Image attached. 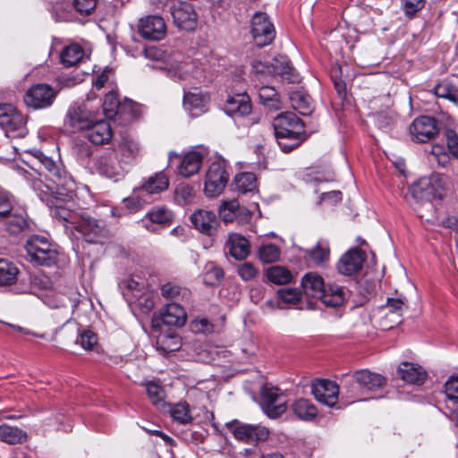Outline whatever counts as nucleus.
<instances>
[{"label": "nucleus", "instance_id": "58836bf2", "mask_svg": "<svg viewBox=\"0 0 458 458\" xmlns=\"http://www.w3.org/2000/svg\"><path fill=\"white\" fill-rule=\"evenodd\" d=\"M83 55L84 51L80 45L71 44L62 50L60 61L64 67H72L80 63Z\"/></svg>", "mask_w": 458, "mask_h": 458}, {"label": "nucleus", "instance_id": "20e7f679", "mask_svg": "<svg viewBox=\"0 0 458 458\" xmlns=\"http://www.w3.org/2000/svg\"><path fill=\"white\" fill-rule=\"evenodd\" d=\"M24 116L11 105L0 106V126L9 138H23L27 134Z\"/></svg>", "mask_w": 458, "mask_h": 458}, {"label": "nucleus", "instance_id": "69168bd1", "mask_svg": "<svg viewBox=\"0 0 458 458\" xmlns=\"http://www.w3.org/2000/svg\"><path fill=\"white\" fill-rule=\"evenodd\" d=\"M237 272L242 280L249 281L256 277L258 275V268L251 263L245 262L238 267Z\"/></svg>", "mask_w": 458, "mask_h": 458}, {"label": "nucleus", "instance_id": "cd10ccee", "mask_svg": "<svg viewBox=\"0 0 458 458\" xmlns=\"http://www.w3.org/2000/svg\"><path fill=\"white\" fill-rule=\"evenodd\" d=\"M51 216L62 222L65 227L76 229L81 219L83 216H80L76 212L72 211L70 208L56 201L55 204L50 207Z\"/></svg>", "mask_w": 458, "mask_h": 458}, {"label": "nucleus", "instance_id": "6ab92c4d", "mask_svg": "<svg viewBox=\"0 0 458 458\" xmlns=\"http://www.w3.org/2000/svg\"><path fill=\"white\" fill-rule=\"evenodd\" d=\"M93 121L85 106L73 104L65 115L64 123L75 131H86Z\"/></svg>", "mask_w": 458, "mask_h": 458}, {"label": "nucleus", "instance_id": "423d86ee", "mask_svg": "<svg viewBox=\"0 0 458 458\" xmlns=\"http://www.w3.org/2000/svg\"><path fill=\"white\" fill-rule=\"evenodd\" d=\"M437 120L432 116L421 115L415 118L409 126L411 139L416 143L433 140L439 133Z\"/></svg>", "mask_w": 458, "mask_h": 458}, {"label": "nucleus", "instance_id": "bf43d9fd", "mask_svg": "<svg viewBox=\"0 0 458 458\" xmlns=\"http://www.w3.org/2000/svg\"><path fill=\"white\" fill-rule=\"evenodd\" d=\"M139 146L134 140H126L120 145V151L125 158L124 163L132 161L139 154Z\"/></svg>", "mask_w": 458, "mask_h": 458}, {"label": "nucleus", "instance_id": "2f4dec72", "mask_svg": "<svg viewBox=\"0 0 458 458\" xmlns=\"http://www.w3.org/2000/svg\"><path fill=\"white\" fill-rule=\"evenodd\" d=\"M226 244L229 253L237 260L245 259L250 254L249 242L241 234L231 233Z\"/></svg>", "mask_w": 458, "mask_h": 458}, {"label": "nucleus", "instance_id": "7ed1b4c3", "mask_svg": "<svg viewBox=\"0 0 458 458\" xmlns=\"http://www.w3.org/2000/svg\"><path fill=\"white\" fill-rule=\"evenodd\" d=\"M25 250L30 260L39 266L51 267L57 261V251L43 236H31L26 242Z\"/></svg>", "mask_w": 458, "mask_h": 458}, {"label": "nucleus", "instance_id": "13d9d810", "mask_svg": "<svg viewBox=\"0 0 458 458\" xmlns=\"http://www.w3.org/2000/svg\"><path fill=\"white\" fill-rule=\"evenodd\" d=\"M402 9L408 18H413L415 14L425 6L426 0H401Z\"/></svg>", "mask_w": 458, "mask_h": 458}, {"label": "nucleus", "instance_id": "338daca9", "mask_svg": "<svg viewBox=\"0 0 458 458\" xmlns=\"http://www.w3.org/2000/svg\"><path fill=\"white\" fill-rule=\"evenodd\" d=\"M446 145L452 156L458 159V135L453 130L445 131Z\"/></svg>", "mask_w": 458, "mask_h": 458}, {"label": "nucleus", "instance_id": "393cba45", "mask_svg": "<svg viewBox=\"0 0 458 458\" xmlns=\"http://www.w3.org/2000/svg\"><path fill=\"white\" fill-rule=\"evenodd\" d=\"M86 131V137L95 145L107 144L113 137L110 123L104 120L92 122Z\"/></svg>", "mask_w": 458, "mask_h": 458}, {"label": "nucleus", "instance_id": "09e8293b", "mask_svg": "<svg viewBox=\"0 0 458 458\" xmlns=\"http://www.w3.org/2000/svg\"><path fill=\"white\" fill-rule=\"evenodd\" d=\"M434 93L437 97L448 99L452 102L457 101L456 88L448 81H443L434 88Z\"/></svg>", "mask_w": 458, "mask_h": 458}, {"label": "nucleus", "instance_id": "774afa93", "mask_svg": "<svg viewBox=\"0 0 458 458\" xmlns=\"http://www.w3.org/2000/svg\"><path fill=\"white\" fill-rule=\"evenodd\" d=\"M430 154L435 157L439 165L445 166L449 162V157L445 153V148L442 145H433Z\"/></svg>", "mask_w": 458, "mask_h": 458}, {"label": "nucleus", "instance_id": "a211bd4d", "mask_svg": "<svg viewBox=\"0 0 458 458\" xmlns=\"http://www.w3.org/2000/svg\"><path fill=\"white\" fill-rule=\"evenodd\" d=\"M311 392L318 402L332 407L337 403L339 386L334 381L319 379L312 384Z\"/></svg>", "mask_w": 458, "mask_h": 458}, {"label": "nucleus", "instance_id": "c85d7f7f", "mask_svg": "<svg viewBox=\"0 0 458 458\" xmlns=\"http://www.w3.org/2000/svg\"><path fill=\"white\" fill-rule=\"evenodd\" d=\"M161 320L167 326L182 327L186 322V312L181 305L172 302L161 311Z\"/></svg>", "mask_w": 458, "mask_h": 458}, {"label": "nucleus", "instance_id": "ea45409f", "mask_svg": "<svg viewBox=\"0 0 458 458\" xmlns=\"http://www.w3.org/2000/svg\"><path fill=\"white\" fill-rule=\"evenodd\" d=\"M290 101L293 109L302 115H309L312 112L310 97L303 91L295 90L290 95Z\"/></svg>", "mask_w": 458, "mask_h": 458}, {"label": "nucleus", "instance_id": "b1692460", "mask_svg": "<svg viewBox=\"0 0 458 458\" xmlns=\"http://www.w3.org/2000/svg\"><path fill=\"white\" fill-rule=\"evenodd\" d=\"M173 212L165 207L152 208L142 219L143 226L149 232H155L154 224L169 225L173 222Z\"/></svg>", "mask_w": 458, "mask_h": 458}, {"label": "nucleus", "instance_id": "864d4df0", "mask_svg": "<svg viewBox=\"0 0 458 458\" xmlns=\"http://www.w3.org/2000/svg\"><path fill=\"white\" fill-rule=\"evenodd\" d=\"M330 250L327 243L318 242L316 247L309 251L310 259L316 264H322L329 259Z\"/></svg>", "mask_w": 458, "mask_h": 458}, {"label": "nucleus", "instance_id": "c756f323", "mask_svg": "<svg viewBox=\"0 0 458 458\" xmlns=\"http://www.w3.org/2000/svg\"><path fill=\"white\" fill-rule=\"evenodd\" d=\"M204 156L199 151L187 153L179 166V174L183 177H191L197 174L203 163Z\"/></svg>", "mask_w": 458, "mask_h": 458}, {"label": "nucleus", "instance_id": "c9c22d12", "mask_svg": "<svg viewBox=\"0 0 458 458\" xmlns=\"http://www.w3.org/2000/svg\"><path fill=\"white\" fill-rule=\"evenodd\" d=\"M27 439L28 435L22 429L6 424L0 425V441L8 445H18L26 442Z\"/></svg>", "mask_w": 458, "mask_h": 458}, {"label": "nucleus", "instance_id": "de8ad7c7", "mask_svg": "<svg viewBox=\"0 0 458 458\" xmlns=\"http://www.w3.org/2000/svg\"><path fill=\"white\" fill-rule=\"evenodd\" d=\"M171 416L181 424H188L192 421L190 406L187 403H178L171 410Z\"/></svg>", "mask_w": 458, "mask_h": 458}, {"label": "nucleus", "instance_id": "f03ea898", "mask_svg": "<svg viewBox=\"0 0 458 458\" xmlns=\"http://www.w3.org/2000/svg\"><path fill=\"white\" fill-rule=\"evenodd\" d=\"M225 427L237 441L252 445L267 441L270 435L269 429L265 426L243 423L237 420L227 422Z\"/></svg>", "mask_w": 458, "mask_h": 458}, {"label": "nucleus", "instance_id": "f257e3e1", "mask_svg": "<svg viewBox=\"0 0 458 458\" xmlns=\"http://www.w3.org/2000/svg\"><path fill=\"white\" fill-rule=\"evenodd\" d=\"M447 178L440 174L422 177L411 186L412 196L419 200H442L446 195Z\"/></svg>", "mask_w": 458, "mask_h": 458}, {"label": "nucleus", "instance_id": "72a5a7b5", "mask_svg": "<svg viewBox=\"0 0 458 458\" xmlns=\"http://www.w3.org/2000/svg\"><path fill=\"white\" fill-rule=\"evenodd\" d=\"M319 299L328 307H339L343 305L345 301L344 288L336 284H327L322 292Z\"/></svg>", "mask_w": 458, "mask_h": 458}, {"label": "nucleus", "instance_id": "5fc2aeb1", "mask_svg": "<svg viewBox=\"0 0 458 458\" xmlns=\"http://www.w3.org/2000/svg\"><path fill=\"white\" fill-rule=\"evenodd\" d=\"M76 343L80 344L84 350L91 351L98 344V335L89 329H83L79 334Z\"/></svg>", "mask_w": 458, "mask_h": 458}, {"label": "nucleus", "instance_id": "6e6552de", "mask_svg": "<svg viewBox=\"0 0 458 458\" xmlns=\"http://www.w3.org/2000/svg\"><path fill=\"white\" fill-rule=\"evenodd\" d=\"M262 409L271 419H276L285 412L286 403L282 400L280 390L270 384H265L260 389Z\"/></svg>", "mask_w": 458, "mask_h": 458}, {"label": "nucleus", "instance_id": "a878e982", "mask_svg": "<svg viewBox=\"0 0 458 458\" xmlns=\"http://www.w3.org/2000/svg\"><path fill=\"white\" fill-rule=\"evenodd\" d=\"M219 216L225 222L243 220L250 217V212L244 207L240 206L238 200L232 199L224 201L219 207Z\"/></svg>", "mask_w": 458, "mask_h": 458}, {"label": "nucleus", "instance_id": "4468645a", "mask_svg": "<svg viewBox=\"0 0 458 458\" xmlns=\"http://www.w3.org/2000/svg\"><path fill=\"white\" fill-rule=\"evenodd\" d=\"M174 24L182 30H192L197 23V14L193 6L187 2H178L170 7Z\"/></svg>", "mask_w": 458, "mask_h": 458}, {"label": "nucleus", "instance_id": "39448f33", "mask_svg": "<svg viewBox=\"0 0 458 458\" xmlns=\"http://www.w3.org/2000/svg\"><path fill=\"white\" fill-rule=\"evenodd\" d=\"M229 180L225 160L214 161L206 174L204 191L208 197L218 196L225 189Z\"/></svg>", "mask_w": 458, "mask_h": 458}, {"label": "nucleus", "instance_id": "e2e57ef3", "mask_svg": "<svg viewBox=\"0 0 458 458\" xmlns=\"http://www.w3.org/2000/svg\"><path fill=\"white\" fill-rule=\"evenodd\" d=\"M146 390L149 399L154 404L157 405L163 401L164 391L158 384L152 381L148 382L146 385Z\"/></svg>", "mask_w": 458, "mask_h": 458}, {"label": "nucleus", "instance_id": "9b49d317", "mask_svg": "<svg viewBox=\"0 0 458 458\" xmlns=\"http://www.w3.org/2000/svg\"><path fill=\"white\" fill-rule=\"evenodd\" d=\"M138 32L144 39L159 41L166 35V25L162 17L148 15L140 19Z\"/></svg>", "mask_w": 458, "mask_h": 458}, {"label": "nucleus", "instance_id": "ddd939ff", "mask_svg": "<svg viewBox=\"0 0 458 458\" xmlns=\"http://www.w3.org/2000/svg\"><path fill=\"white\" fill-rule=\"evenodd\" d=\"M2 224L9 233L19 234L30 228L31 220L24 208L15 207L12 204L11 210Z\"/></svg>", "mask_w": 458, "mask_h": 458}, {"label": "nucleus", "instance_id": "49530a36", "mask_svg": "<svg viewBox=\"0 0 458 458\" xmlns=\"http://www.w3.org/2000/svg\"><path fill=\"white\" fill-rule=\"evenodd\" d=\"M181 347V339L175 335H163L157 340V349L164 353L176 352Z\"/></svg>", "mask_w": 458, "mask_h": 458}, {"label": "nucleus", "instance_id": "052dcab7", "mask_svg": "<svg viewBox=\"0 0 458 458\" xmlns=\"http://www.w3.org/2000/svg\"><path fill=\"white\" fill-rule=\"evenodd\" d=\"M98 3V0H73L72 5L77 13L81 15L91 14Z\"/></svg>", "mask_w": 458, "mask_h": 458}, {"label": "nucleus", "instance_id": "a18cd8bd", "mask_svg": "<svg viewBox=\"0 0 458 458\" xmlns=\"http://www.w3.org/2000/svg\"><path fill=\"white\" fill-rule=\"evenodd\" d=\"M270 74L289 76L293 69L290 64L288 58L284 55H279L273 58L269 63ZM290 80V77H286Z\"/></svg>", "mask_w": 458, "mask_h": 458}, {"label": "nucleus", "instance_id": "3c124183", "mask_svg": "<svg viewBox=\"0 0 458 458\" xmlns=\"http://www.w3.org/2000/svg\"><path fill=\"white\" fill-rule=\"evenodd\" d=\"M259 259L264 263H273L279 259L280 250L275 244H266L259 248Z\"/></svg>", "mask_w": 458, "mask_h": 458}, {"label": "nucleus", "instance_id": "aec40b11", "mask_svg": "<svg viewBox=\"0 0 458 458\" xmlns=\"http://www.w3.org/2000/svg\"><path fill=\"white\" fill-rule=\"evenodd\" d=\"M191 221L198 231L208 236L214 235L219 225L216 214L207 209H198L193 212Z\"/></svg>", "mask_w": 458, "mask_h": 458}, {"label": "nucleus", "instance_id": "0eeeda50", "mask_svg": "<svg viewBox=\"0 0 458 458\" xmlns=\"http://www.w3.org/2000/svg\"><path fill=\"white\" fill-rule=\"evenodd\" d=\"M58 91L47 83H38L30 87L24 95V103L33 109L50 107Z\"/></svg>", "mask_w": 458, "mask_h": 458}, {"label": "nucleus", "instance_id": "2eb2a0df", "mask_svg": "<svg viewBox=\"0 0 458 458\" xmlns=\"http://www.w3.org/2000/svg\"><path fill=\"white\" fill-rule=\"evenodd\" d=\"M123 294L130 303L135 302L139 306H143L146 311L153 309L154 301L148 293H143V284L129 278L123 282Z\"/></svg>", "mask_w": 458, "mask_h": 458}, {"label": "nucleus", "instance_id": "e433bc0d", "mask_svg": "<svg viewBox=\"0 0 458 458\" xmlns=\"http://www.w3.org/2000/svg\"><path fill=\"white\" fill-rule=\"evenodd\" d=\"M293 413L302 420H311L318 415L316 406L307 399H298L292 404Z\"/></svg>", "mask_w": 458, "mask_h": 458}, {"label": "nucleus", "instance_id": "a19ab883", "mask_svg": "<svg viewBox=\"0 0 458 458\" xmlns=\"http://www.w3.org/2000/svg\"><path fill=\"white\" fill-rule=\"evenodd\" d=\"M406 308L404 301L399 298H388L386 303L382 310L385 311V316L391 317L394 324L400 322L403 310Z\"/></svg>", "mask_w": 458, "mask_h": 458}, {"label": "nucleus", "instance_id": "603ef678", "mask_svg": "<svg viewBox=\"0 0 458 458\" xmlns=\"http://www.w3.org/2000/svg\"><path fill=\"white\" fill-rule=\"evenodd\" d=\"M277 140V144L284 153H289L295 148H297L301 142V135H275Z\"/></svg>", "mask_w": 458, "mask_h": 458}, {"label": "nucleus", "instance_id": "f3484780", "mask_svg": "<svg viewBox=\"0 0 458 458\" xmlns=\"http://www.w3.org/2000/svg\"><path fill=\"white\" fill-rule=\"evenodd\" d=\"M365 259L366 255L363 250L358 248L351 249L338 260L337 271L344 276L355 275L362 268Z\"/></svg>", "mask_w": 458, "mask_h": 458}, {"label": "nucleus", "instance_id": "9d476101", "mask_svg": "<svg viewBox=\"0 0 458 458\" xmlns=\"http://www.w3.org/2000/svg\"><path fill=\"white\" fill-rule=\"evenodd\" d=\"M76 230L81 233L87 242L93 243L103 242L109 236L105 221L89 216H82Z\"/></svg>", "mask_w": 458, "mask_h": 458}, {"label": "nucleus", "instance_id": "1a4fd4ad", "mask_svg": "<svg viewBox=\"0 0 458 458\" xmlns=\"http://www.w3.org/2000/svg\"><path fill=\"white\" fill-rule=\"evenodd\" d=\"M251 34L259 47L269 45L276 37L274 25L265 13H256L251 21Z\"/></svg>", "mask_w": 458, "mask_h": 458}, {"label": "nucleus", "instance_id": "f8f14e48", "mask_svg": "<svg viewBox=\"0 0 458 458\" xmlns=\"http://www.w3.org/2000/svg\"><path fill=\"white\" fill-rule=\"evenodd\" d=\"M275 135H301L304 126L294 113L285 112L278 114L273 123Z\"/></svg>", "mask_w": 458, "mask_h": 458}, {"label": "nucleus", "instance_id": "473e14b6", "mask_svg": "<svg viewBox=\"0 0 458 458\" xmlns=\"http://www.w3.org/2000/svg\"><path fill=\"white\" fill-rule=\"evenodd\" d=\"M208 101V96L197 88L192 91L185 92L183 96L184 107L191 112H195L194 114L204 112Z\"/></svg>", "mask_w": 458, "mask_h": 458}, {"label": "nucleus", "instance_id": "5701e85b", "mask_svg": "<svg viewBox=\"0 0 458 458\" xmlns=\"http://www.w3.org/2000/svg\"><path fill=\"white\" fill-rule=\"evenodd\" d=\"M97 166L101 174L114 180L122 176L125 171V167L114 152L101 156L97 162Z\"/></svg>", "mask_w": 458, "mask_h": 458}, {"label": "nucleus", "instance_id": "37998d69", "mask_svg": "<svg viewBox=\"0 0 458 458\" xmlns=\"http://www.w3.org/2000/svg\"><path fill=\"white\" fill-rule=\"evenodd\" d=\"M267 280L275 284H286L292 281V273L281 266H272L266 270Z\"/></svg>", "mask_w": 458, "mask_h": 458}, {"label": "nucleus", "instance_id": "bb28decb", "mask_svg": "<svg viewBox=\"0 0 458 458\" xmlns=\"http://www.w3.org/2000/svg\"><path fill=\"white\" fill-rule=\"evenodd\" d=\"M397 373L405 382L413 385H421L427 377L425 369L415 363L403 362L400 364Z\"/></svg>", "mask_w": 458, "mask_h": 458}, {"label": "nucleus", "instance_id": "dca6fc26", "mask_svg": "<svg viewBox=\"0 0 458 458\" xmlns=\"http://www.w3.org/2000/svg\"><path fill=\"white\" fill-rule=\"evenodd\" d=\"M35 157L38 159V161L42 164V165L48 173V174H47L46 176L49 177V180L55 185H46L45 187L47 191H59L60 189L64 188L67 185L69 178L66 175V173L60 169L55 165L54 160H52L50 157H47L40 151H37Z\"/></svg>", "mask_w": 458, "mask_h": 458}, {"label": "nucleus", "instance_id": "4c0bfd02", "mask_svg": "<svg viewBox=\"0 0 458 458\" xmlns=\"http://www.w3.org/2000/svg\"><path fill=\"white\" fill-rule=\"evenodd\" d=\"M260 103L269 110H279L281 100L278 93L273 87L262 86L258 91Z\"/></svg>", "mask_w": 458, "mask_h": 458}, {"label": "nucleus", "instance_id": "c03bdc74", "mask_svg": "<svg viewBox=\"0 0 458 458\" xmlns=\"http://www.w3.org/2000/svg\"><path fill=\"white\" fill-rule=\"evenodd\" d=\"M235 189L241 193L254 191L257 187V178L253 173L244 172L234 177Z\"/></svg>", "mask_w": 458, "mask_h": 458}, {"label": "nucleus", "instance_id": "4be33fe9", "mask_svg": "<svg viewBox=\"0 0 458 458\" xmlns=\"http://www.w3.org/2000/svg\"><path fill=\"white\" fill-rule=\"evenodd\" d=\"M225 111L233 119L250 114L251 112V104L249 96L245 93L229 96L225 104Z\"/></svg>", "mask_w": 458, "mask_h": 458}, {"label": "nucleus", "instance_id": "79ce46f5", "mask_svg": "<svg viewBox=\"0 0 458 458\" xmlns=\"http://www.w3.org/2000/svg\"><path fill=\"white\" fill-rule=\"evenodd\" d=\"M19 269L14 263L0 259V285H11L17 280Z\"/></svg>", "mask_w": 458, "mask_h": 458}, {"label": "nucleus", "instance_id": "7c9ffc66", "mask_svg": "<svg viewBox=\"0 0 458 458\" xmlns=\"http://www.w3.org/2000/svg\"><path fill=\"white\" fill-rule=\"evenodd\" d=\"M301 287L305 295L319 299L326 284L317 273H308L301 279Z\"/></svg>", "mask_w": 458, "mask_h": 458}, {"label": "nucleus", "instance_id": "4d7b16f0", "mask_svg": "<svg viewBox=\"0 0 458 458\" xmlns=\"http://www.w3.org/2000/svg\"><path fill=\"white\" fill-rule=\"evenodd\" d=\"M445 394L449 402L458 404V376L452 375L445 384Z\"/></svg>", "mask_w": 458, "mask_h": 458}, {"label": "nucleus", "instance_id": "680f3d73", "mask_svg": "<svg viewBox=\"0 0 458 458\" xmlns=\"http://www.w3.org/2000/svg\"><path fill=\"white\" fill-rule=\"evenodd\" d=\"M278 297L285 303L295 304L301 300V293L294 288H284L277 291Z\"/></svg>", "mask_w": 458, "mask_h": 458}, {"label": "nucleus", "instance_id": "412c9836", "mask_svg": "<svg viewBox=\"0 0 458 458\" xmlns=\"http://www.w3.org/2000/svg\"><path fill=\"white\" fill-rule=\"evenodd\" d=\"M351 378L357 383L359 387L367 392H375L382 388L386 382L385 377L369 369H360L355 371Z\"/></svg>", "mask_w": 458, "mask_h": 458}, {"label": "nucleus", "instance_id": "0e129e2a", "mask_svg": "<svg viewBox=\"0 0 458 458\" xmlns=\"http://www.w3.org/2000/svg\"><path fill=\"white\" fill-rule=\"evenodd\" d=\"M140 191V188L135 190L131 196L123 199V203L130 212H136L143 207L145 201L137 194Z\"/></svg>", "mask_w": 458, "mask_h": 458}, {"label": "nucleus", "instance_id": "6e6d98bb", "mask_svg": "<svg viewBox=\"0 0 458 458\" xmlns=\"http://www.w3.org/2000/svg\"><path fill=\"white\" fill-rule=\"evenodd\" d=\"M203 278L206 284L215 285L221 282L224 277V271L221 267L210 264L207 266Z\"/></svg>", "mask_w": 458, "mask_h": 458}, {"label": "nucleus", "instance_id": "f704fd0d", "mask_svg": "<svg viewBox=\"0 0 458 458\" xmlns=\"http://www.w3.org/2000/svg\"><path fill=\"white\" fill-rule=\"evenodd\" d=\"M169 187V178L164 172H159L149 176L141 185L140 190L148 194L160 193Z\"/></svg>", "mask_w": 458, "mask_h": 458}, {"label": "nucleus", "instance_id": "8fccbe9b", "mask_svg": "<svg viewBox=\"0 0 458 458\" xmlns=\"http://www.w3.org/2000/svg\"><path fill=\"white\" fill-rule=\"evenodd\" d=\"M193 195L192 187L185 183H180L174 190V199L178 205L184 206L192 200Z\"/></svg>", "mask_w": 458, "mask_h": 458}]
</instances>
